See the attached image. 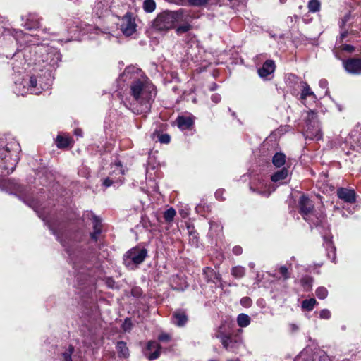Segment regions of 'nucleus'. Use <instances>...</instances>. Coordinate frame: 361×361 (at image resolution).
I'll list each match as a JSON object with an SVG mask.
<instances>
[{
    "instance_id": "603ef678",
    "label": "nucleus",
    "mask_w": 361,
    "mask_h": 361,
    "mask_svg": "<svg viewBox=\"0 0 361 361\" xmlns=\"http://www.w3.org/2000/svg\"><path fill=\"white\" fill-rule=\"evenodd\" d=\"M289 269H291L290 267H287L286 266H283L281 267V270L280 271H288Z\"/></svg>"
},
{
    "instance_id": "6e6552de",
    "label": "nucleus",
    "mask_w": 361,
    "mask_h": 361,
    "mask_svg": "<svg viewBox=\"0 0 361 361\" xmlns=\"http://www.w3.org/2000/svg\"><path fill=\"white\" fill-rule=\"evenodd\" d=\"M137 25L131 14L126 13L121 20V30L126 36H130L136 32Z\"/></svg>"
},
{
    "instance_id": "72a5a7b5",
    "label": "nucleus",
    "mask_w": 361,
    "mask_h": 361,
    "mask_svg": "<svg viewBox=\"0 0 361 361\" xmlns=\"http://www.w3.org/2000/svg\"><path fill=\"white\" fill-rule=\"evenodd\" d=\"M132 328V323L130 319H126L122 324V329L124 331H129Z\"/></svg>"
},
{
    "instance_id": "864d4df0",
    "label": "nucleus",
    "mask_w": 361,
    "mask_h": 361,
    "mask_svg": "<svg viewBox=\"0 0 361 361\" xmlns=\"http://www.w3.org/2000/svg\"><path fill=\"white\" fill-rule=\"evenodd\" d=\"M230 2L233 3L234 5H235L237 3L240 1V0H228Z\"/></svg>"
},
{
    "instance_id": "4d7b16f0",
    "label": "nucleus",
    "mask_w": 361,
    "mask_h": 361,
    "mask_svg": "<svg viewBox=\"0 0 361 361\" xmlns=\"http://www.w3.org/2000/svg\"><path fill=\"white\" fill-rule=\"evenodd\" d=\"M209 273H210V274H216V272H206V271H204L203 274L205 275V276H207V274H209Z\"/></svg>"
},
{
    "instance_id": "f03ea898",
    "label": "nucleus",
    "mask_w": 361,
    "mask_h": 361,
    "mask_svg": "<svg viewBox=\"0 0 361 361\" xmlns=\"http://www.w3.org/2000/svg\"><path fill=\"white\" fill-rule=\"evenodd\" d=\"M19 151L20 145L16 141L7 142L5 139H0V168L7 173L13 171Z\"/></svg>"
},
{
    "instance_id": "ea45409f",
    "label": "nucleus",
    "mask_w": 361,
    "mask_h": 361,
    "mask_svg": "<svg viewBox=\"0 0 361 361\" xmlns=\"http://www.w3.org/2000/svg\"><path fill=\"white\" fill-rule=\"evenodd\" d=\"M106 286L109 288H115V281L111 278H107L105 281Z\"/></svg>"
},
{
    "instance_id": "4c0bfd02",
    "label": "nucleus",
    "mask_w": 361,
    "mask_h": 361,
    "mask_svg": "<svg viewBox=\"0 0 361 361\" xmlns=\"http://www.w3.org/2000/svg\"><path fill=\"white\" fill-rule=\"evenodd\" d=\"M170 136L168 134H162L159 136V141L161 143L167 144L170 142Z\"/></svg>"
},
{
    "instance_id": "e2e57ef3",
    "label": "nucleus",
    "mask_w": 361,
    "mask_h": 361,
    "mask_svg": "<svg viewBox=\"0 0 361 361\" xmlns=\"http://www.w3.org/2000/svg\"><path fill=\"white\" fill-rule=\"evenodd\" d=\"M235 361H240V360H235Z\"/></svg>"
},
{
    "instance_id": "0eeeda50",
    "label": "nucleus",
    "mask_w": 361,
    "mask_h": 361,
    "mask_svg": "<svg viewBox=\"0 0 361 361\" xmlns=\"http://www.w3.org/2000/svg\"><path fill=\"white\" fill-rule=\"evenodd\" d=\"M147 256L145 248L134 247L128 250L124 255V264L128 269H134L137 265L142 263Z\"/></svg>"
},
{
    "instance_id": "e433bc0d",
    "label": "nucleus",
    "mask_w": 361,
    "mask_h": 361,
    "mask_svg": "<svg viewBox=\"0 0 361 361\" xmlns=\"http://www.w3.org/2000/svg\"><path fill=\"white\" fill-rule=\"evenodd\" d=\"M192 6H202L207 3L208 0H188Z\"/></svg>"
},
{
    "instance_id": "393cba45",
    "label": "nucleus",
    "mask_w": 361,
    "mask_h": 361,
    "mask_svg": "<svg viewBox=\"0 0 361 361\" xmlns=\"http://www.w3.org/2000/svg\"><path fill=\"white\" fill-rule=\"evenodd\" d=\"M264 187L266 188L267 186L264 185L263 183H260L259 186L257 188H253V186L251 185L250 189L262 196L268 197L271 194V191L269 190V188L267 190L263 189L262 188Z\"/></svg>"
},
{
    "instance_id": "f257e3e1",
    "label": "nucleus",
    "mask_w": 361,
    "mask_h": 361,
    "mask_svg": "<svg viewBox=\"0 0 361 361\" xmlns=\"http://www.w3.org/2000/svg\"><path fill=\"white\" fill-rule=\"evenodd\" d=\"M123 75L126 78L133 79L130 85V94L134 99L140 104L141 107L139 111L141 114L148 112L150 109V101L156 95L154 86L136 67L126 68Z\"/></svg>"
},
{
    "instance_id": "39448f33",
    "label": "nucleus",
    "mask_w": 361,
    "mask_h": 361,
    "mask_svg": "<svg viewBox=\"0 0 361 361\" xmlns=\"http://www.w3.org/2000/svg\"><path fill=\"white\" fill-rule=\"evenodd\" d=\"M216 337L220 339L224 348L228 352L237 354L243 346V338L238 334H226L220 332Z\"/></svg>"
},
{
    "instance_id": "aec40b11",
    "label": "nucleus",
    "mask_w": 361,
    "mask_h": 361,
    "mask_svg": "<svg viewBox=\"0 0 361 361\" xmlns=\"http://www.w3.org/2000/svg\"><path fill=\"white\" fill-rule=\"evenodd\" d=\"M302 92H301V99L304 101L307 97H312L314 99H316V97L314 92L311 90L310 86L307 84V82H302Z\"/></svg>"
},
{
    "instance_id": "7c9ffc66",
    "label": "nucleus",
    "mask_w": 361,
    "mask_h": 361,
    "mask_svg": "<svg viewBox=\"0 0 361 361\" xmlns=\"http://www.w3.org/2000/svg\"><path fill=\"white\" fill-rule=\"evenodd\" d=\"M328 290L324 287H319L316 290V295L319 299L323 300L327 297Z\"/></svg>"
},
{
    "instance_id": "20e7f679",
    "label": "nucleus",
    "mask_w": 361,
    "mask_h": 361,
    "mask_svg": "<svg viewBox=\"0 0 361 361\" xmlns=\"http://www.w3.org/2000/svg\"><path fill=\"white\" fill-rule=\"evenodd\" d=\"M30 52L33 53V58L29 59L30 63L36 65L46 63L54 66L60 59V55L55 49L44 45L32 47Z\"/></svg>"
},
{
    "instance_id": "3c124183",
    "label": "nucleus",
    "mask_w": 361,
    "mask_h": 361,
    "mask_svg": "<svg viewBox=\"0 0 361 361\" xmlns=\"http://www.w3.org/2000/svg\"><path fill=\"white\" fill-rule=\"evenodd\" d=\"M290 327H291V329H292L293 331H297V330L298 329V326H297L296 324H292L290 325Z\"/></svg>"
},
{
    "instance_id": "6e6d98bb",
    "label": "nucleus",
    "mask_w": 361,
    "mask_h": 361,
    "mask_svg": "<svg viewBox=\"0 0 361 361\" xmlns=\"http://www.w3.org/2000/svg\"><path fill=\"white\" fill-rule=\"evenodd\" d=\"M242 272H235V276H242V274H241Z\"/></svg>"
},
{
    "instance_id": "5701e85b",
    "label": "nucleus",
    "mask_w": 361,
    "mask_h": 361,
    "mask_svg": "<svg viewBox=\"0 0 361 361\" xmlns=\"http://www.w3.org/2000/svg\"><path fill=\"white\" fill-rule=\"evenodd\" d=\"M237 323L240 327H246L250 324V317L246 314L241 313L237 317Z\"/></svg>"
},
{
    "instance_id": "c03bdc74",
    "label": "nucleus",
    "mask_w": 361,
    "mask_h": 361,
    "mask_svg": "<svg viewBox=\"0 0 361 361\" xmlns=\"http://www.w3.org/2000/svg\"><path fill=\"white\" fill-rule=\"evenodd\" d=\"M214 227H216V228H218L219 231H221L222 230V227L221 226L217 225V224H216V223L210 222L211 230H212Z\"/></svg>"
},
{
    "instance_id": "f704fd0d",
    "label": "nucleus",
    "mask_w": 361,
    "mask_h": 361,
    "mask_svg": "<svg viewBox=\"0 0 361 361\" xmlns=\"http://www.w3.org/2000/svg\"><path fill=\"white\" fill-rule=\"evenodd\" d=\"M190 29V25L188 24H185L183 25L179 26L176 29V32L178 34H182L188 32Z\"/></svg>"
},
{
    "instance_id": "2f4dec72",
    "label": "nucleus",
    "mask_w": 361,
    "mask_h": 361,
    "mask_svg": "<svg viewBox=\"0 0 361 361\" xmlns=\"http://www.w3.org/2000/svg\"><path fill=\"white\" fill-rule=\"evenodd\" d=\"M312 279L310 277H304L301 279V284L305 290H309L312 287Z\"/></svg>"
},
{
    "instance_id": "bf43d9fd",
    "label": "nucleus",
    "mask_w": 361,
    "mask_h": 361,
    "mask_svg": "<svg viewBox=\"0 0 361 361\" xmlns=\"http://www.w3.org/2000/svg\"><path fill=\"white\" fill-rule=\"evenodd\" d=\"M19 93H20V94H21L22 95H23V94H24V93H25V91L20 92V91H19Z\"/></svg>"
},
{
    "instance_id": "9b49d317",
    "label": "nucleus",
    "mask_w": 361,
    "mask_h": 361,
    "mask_svg": "<svg viewBox=\"0 0 361 361\" xmlns=\"http://www.w3.org/2000/svg\"><path fill=\"white\" fill-rule=\"evenodd\" d=\"M160 345L156 341H149L144 351L145 355L149 360L157 359L160 355Z\"/></svg>"
},
{
    "instance_id": "c9c22d12",
    "label": "nucleus",
    "mask_w": 361,
    "mask_h": 361,
    "mask_svg": "<svg viewBox=\"0 0 361 361\" xmlns=\"http://www.w3.org/2000/svg\"><path fill=\"white\" fill-rule=\"evenodd\" d=\"M319 317L321 319H328L331 317V312L327 309H323L319 312Z\"/></svg>"
},
{
    "instance_id": "49530a36",
    "label": "nucleus",
    "mask_w": 361,
    "mask_h": 361,
    "mask_svg": "<svg viewBox=\"0 0 361 361\" xmlns=\"http://www.w3.org/2000/svg\"><path fill=\"white\" fill-rule=\"evenodd\" d=\"M319 85L321 87L325 89L327 86V82L325 80H322L319 81Z\"/></svg>"
},
{
    "instance_id": "a211bd4d",
    "label": "nucleus",
    "mask_w": 361,
    "mask_h": 361,
    "mask_svg": "<svg viewBox=\"0 0 361 361\" xmlns=\"http://www.w3.org/2000/svg\"><path fill=\"white\" fill-rule=\"evenodd\" d=\"M56 142L59 148H65L68 147L71 144L72 139L66 135H58L56 137Z\"/></svg>"
},
{
    "instance_id": "de8ad7c7",
    "label": "nucleus",
    "mask_w": 361,
    "mask_h": 361,
    "mask_svg": "<svg viewBox=\"0 0 361 361\" xmlns=\"http://www.w3.org/2000/svg\"><path fill=\"white\" fill-rule=\"evenodd\" d=\"M74 133L76 136H79V137H81L82 135V132L81 129H75Z\"/></svg>"
},
{
    "instance_id": "bb28decb",
    "label": "nucleus",
    "mask_w": 361,
    "mask_h": 361,
    "mask_svg": "<svg viewBox=\"0 0 361 361\" xmlns=\"http://www.w3.org/2000/svg\"><path fill=\"white\" fill-rule=\"evenodd\" d=\"M37 86V80L35 77H30L29 81V87H27L28 91L31 94H38L40 93V91L36 87Z\"/></svg>"
},
{
    "instance_id": "13d9d810",
    "label": "nucleus",
    "mask_w": 361,
    "mask_h": 361,
    "mask_svg": "<svg viewBox=\"0 0 361 361\" xmlns=\"http://www.w3.org/2000/svg\"><path fill=\"white\" fill-rule=\"evenodd\" d=\"M254 268V264H250V269H253Z\"/></svg>"
},
{
    "instance_id": "5fc2aeb1",
    "label": "nucleus",
    "mask_w": 361,
    "mask_h": 361,
    "mask_svg": "<svg viewBox=\"0 0 361 361\" xmlns=\"http://www.w3.org/2000/svg\"><path fill=\"white\" fill-rule=\"evenodd\" d=\"M347 36V33L346 32H343L341 35V39H344L345 37Z\"/></svg>"
},
{
    "instance_id": "79ce46f5",
    "label": "nucleus",
    "mask_w": 361,
    "mask_h": 361,
    "mask_svg": "<svg viewBox=\"0 0 361 361\" xmlns=\"http://www.w3.org/2000/svg\"><path fill=\"white\" fill-rule=\"evenodd\" d=\"M342 49L343 50H345L346 51H348V52H352L354 51V47L351 45H349V44H345L342 47Z\"/></svg>"
},
{
    "instance_id": "473e14b6",
    "label": "nucleus",
    "mask_w": 361,
    "mask_h": 361,
    "mask_svg": "<svg viewBox=\"0 0 361 361\" xmlns=\"http://www.w3.org/2000/svg\"><path fill=\"white\" fill-rule=\"evenodd\" d=\"M73 352V348L70 346L68 351L63 353L64 361H72L71 354Z\"/></svg>"
},
{
    "instance_id": "8fccbe9b",
    "label": "nucleus",
    "mask_w": 361,
    "mask_h": 361,
    "mask_svg": "<svg viewBox=\"0 0 361 361\" xmlns=\"http://www.w3.org/2000/svg\"><path fill=\"white\" fill-rule=\"evenodd\" d=\"M222 193H223V190H217L215 193L216 198L221 199V196L222 195Z\"/></svg>"
},
{
    "instance_id": "7ed1b4c3",
    "label": "nucleus",
    "mask_w": 361,
    "mask_h": 361,
    "mask_svg": "<svg viewBox=\"0 0 361 361\" xmlns=\"http://www.w3.org/2000/svg\"><path fill=\"white\" fill-rule=\"evenodd\" d=\"M186 15L182 10L176 11H165L157 15L154 20V27L159 31H167L174 27L176 23L184 21Z\"/></svg>"
},
{
    "instance_id": "37998d69",
    "label": "nucleus",
    "mask_w": 361,
    "mask_h": 361,
    "mask_svg": "<svg viewBox=\"0 0 361 361\" xmlns=\"http://www.w3.org/2000/svg\"><path fill=\"white\" fill-rule=\"evenodd\" d=\"M233 253L235 255H240L242 253L243 250H242L241 247L235 246V247H233Z\"/></svg>"
},
{
    "instance_id": "cd10ccee",
    "label": "nucleus",
    "mask_w": 361,
    "mask_h": 361,
    "mask_svg": "<svg viewBox=\"0 0 361 361\" xmlns=\"http://www.w3.org/2000/svg\"><path fill=\"white\" fill-rule=\"evenodd\" d=\"M316 304L317 300L314 298L305 300L302 302V308L307 311H311Z\"/></svg>"
},
{
    "instance_id": "4468645a",
    "label": "nucleus",
    "mask_w": 361,
    "mask_h": 361,
    "mask_svg": "<svg viewBox=\"0 0 361 361\" xmlns=\"http://www.w3.org/2000/svg\"><path fill=\"white\" fill-rule=\"evenodd\" d=\"M276 66L273 60H267L262 68L258 70V74L261 78H266L275 71Z\"/></svg>"
},
{
    "instance_id": "f3484780",
    "label": "nucleus",
    "mask_w": 361,
    "mask_h": 361,
    "mask_svg": "<svg viewBox=\"0 0 361 361\" xmlns=\"http://www.w3.org/2000/svg\"><path fill=\"white\" fill-rule=\"evenodd\" d=\"M324 245L327 250V256L332 262L336 259V247L329 238H324Z\"/></svg>"
},
{
    "instance_id": "6ab92c4d",
    "label": "nucleus",
    "mask_w": 361,
    "mask_h": 361,
    "mask_svg": "<svg viewBox=\"0 0 361 361\" xmlns=\"http://www.w3.org/2000/svg\"><path fill=\"white\" fill-rule=\"evenodd\" d=\"M288 175V171L286 168H283L281 170L274 173L271 176V180L273 182H279L287 178Z\"/></svg>"
},
{
    "instance_id": "1a4fd4ad",
    "label": "nucleus",
    "mask_w": 361,
    "mask_h": 361,
    "mask_svg": "<svg viewBox=\"0 0 361 361\" xmlns=\"http://www.w3.org/2000/svg\"><path fill=\"white\" fill-rule=\"evenodd\" d=\"M114 169H113V171L110 174V176L106 178L103 182V185L105 187H109L110 185H112L113 183L123 181L124 170L121 164L116 163L114 166Z\"/></svg>"
},
{
    "instance_id": "412c9836",
    "label": "nucleus",
    "mask_w": 361,
    "mask_h": 361,
    "mask_svg": "<svg viewBox=\"0 0 361 361\" xmlns=\"http://www.w3.org/2000/svg\"><path fill=\"white\" fill-rule=\"evenodd\" d=\"M286 155L281 152L276 153L273 157L272 163L276 167H281L286 163Z\"/></svg>"
},
{
    "instance_id": "9d476101",
    "label": "nucleus",
    "mask_w": 361,
    "mask_h": 361,
    "mask_svg": "<svg viewBox=\"0 0 361 361\" xmlns=\"http://www.w3.org/2000/svg\"><path fill=\"white\" fill-rule=\"evenodd\" d=\"M299 205L300 209V212L303 215L304 219L306 221H308V217L310 215L312 214L314 205L312 201L306 196H301Z\"/></svg>"
},
{
    "instance_id": "f8f14e48",
    "label": "nucleus",
    "mask_w": 361,
    "mask_h": 361,
    "mask_svg": "<svg viewBox=\"0 0 361 361\" xmlns=\"http://www.w3.org/2000/svg\"><path fill=\"white\" fill-rule=\"evenodd\" d=\"M343 67L345 71L351 74H361V59H350L343 61Z\"/></svg>"
},
{
    "instance_id": "2eb2a0df",
    "label": "nucleus",
    "mask_w": 361,
    "mask_h": 361,
    "mask_svg": "<svg viewBox=\"0 0 361 361\" xmlns=\"http://www.w3.org/2000/svg\"><path fill=\"white\" fill-rule=\"evenodd\" d=\"M188 321L187 315L183 312H175L173 314V323L178 326H184Z\"/></svg>"
},
{
    "instance_id": "58836bf2",
    "label": "nucleus",
    "mask_w": 361,
    "mask_h": 361,
    "mask_svg": "<svg viewBox=\"0 0 361 361\" xmlns=\"http://www.w3.org/2000/svg\"><path fill=\"white\" fill-rule=\"evenodd\" d=\"M159 340L163 342H168L170 341V336L167 334H161L159 336Z\"/></svg>"
},
{
    "instance_id": "a18cd8bd",
    "label": "nucleus",
    "mask_w": 361,
    "mask_h": 361,
    "mask_svg": "<svg viewBox=\"0 0 361 361\" xmlns=\"http://www.w3.org/2000/svg\"><path fill=\"white\" fill-rule=\"evenodd\" d=\"M212 100L215 103H218L221 100V97L219 94H213Z\"/></svg>"
},
{
    "instance_id": "ddd939ff",
    "label": "nucleus",
    "mask_w": 361,
    "mask_h": 361,
    "mask_svg": "<svg viewBox=\"0 0 361 361\" xmlns=\"http://www.w3.org/2000/svg\"><path fill=\"white\" fill-rule=\"evenodd\" d=\"M337 195L339 199L348 203H354L356 201V194L354 190L339 188L337 190Z\"/></svg>"
},
{
    "instance_id": "052dcab7",
    "label": "nucleus",
    "mask_w": 361,
    "mask_h": 361,
    "mask_svg": "<svg viewBox=\"0 0 361 361\" xmlns=\"http://www.w3.org/2000/svg\"><path fill=\"white\" fill-rule=\"evenodd\" d=\"M228 361H235V360H228Z\"/></svg>"
},
{
    "instance_id": "423d86ee",
    "label": "nucleus",
    "mask_w": 361,
    "mask_h": 361,
    "mask_svg": "<svg viewBox=\"0 0 361 361\" xmlns=\"http://www.w3.org/2000/svg\"><path fill=\"white\" fill-rule=\"evenodd\" d=\"M306 122V137L311 140H321L322 138V133L314 111H309L307 112Z\"/></svg>"
},
{
    "instance_id": "c756f323",
    "label": "nucleus",
    "mask_w": 361,
    "mask_h": 361,
    "mask_svg": "<svg viewBox=\"0 0 361 361\" xmlns=\"http://www.w3.org/2000/svg\"><path fill=\"white\" fill-rule=\"evenodd\" d=\"M307 6L310 12H317L320 9V2L318 0H310Z\"/></svg>"
},
{
    "instance_id": "4be33fe9",
    "label": "nucleus",
    "mask_w": 361,
    "mask_h": 361,
    "mask_svg": "<svg viewBox=\"0 0 361 361\" xmlns=\"http://www.w3.org/2000/svg\"><path fill=\"white\" fill-rule=\"evenodd\" d=\"M116 349L118 350V353L120 355V357H127L129 355V351L128 348L127 347V345L123 341H119L117 343L116 345Z\"/></svg>"
},
{
    "instance_id": "a878e982",
    "label": "nucleus",
    "mask_w": 361,
    "mask_h": 361,
    "mask_svg": "<svg viewBox=\"0 0 361 361\" xmlns=\"http://www.w3.org/2000/svg\"><path fill=\"white\" fill-rule=\"evenodd\" d=\"M176 215V210L171 207L166 209L164 212V218L167 223H171L173 221L175 216Z\"/></svg>"
},
{
    "instance_id": "680f3d73",
    "label": "nucleus",
    "mask_w": 361,
    "mask_h": 361,
    "mask_svg": "<svg viewBox=\"0 0 361 361\" xmlns=\"http://www.w3.org/2000/svg\"><path fill=\"white\" fill-rule=\"evenodd\" d=\"M360 145H361V141H360Z\"/></svg>"
},
{
    "instance_id": "a19ab883",
    "label": "nucleus",
    "mask_w": 361,
    "mask_h": 361,
    "mask_svg": "<svg viewBox=\"0 0 361 361\" xmlns=\"http://www.w3.org/2000/svg\"><path fill=\"white\" fill-rule=\"evenodd\" d=\"M240 302L244 306H250L251 303V300L247 297H245L241 299Z\"/></svg>"
},
{
    "instance_id": "09e8293b",
    "label": "nucleus",
    "mask_w": 361,
    "mask_h": 361,
    "mask_svg": "<svg viewBox=\"0 0 361 361\" xmlns=\"http://www.w3.org/2000/svg\"><path fill=\"white\" fill-rule=\"evenodd\" d=\"M329 357L326 355H321L319 357V361H329Z\"/></svg>"
},
{
    "instance_id": "dca6fc26",
    "label": "nucleus",
    "mask_w": 361,
    "mask_h": 361,
    "mask_svg": "<svg viewBox=\"0 0 361 361\" xmlns=\"http://www.w3.org/2000/svg\"><path fill=\"white\" fill-rule=\"evenodd\" d=\"M176 121L178 128L182 130L189 129L193 124V121L190 117L179 116Z\"/></svg>"
},
{
    "instance_id": "c85d7f7f",
    "label": "nucleus",
    "mask_w": 361,
    "mask_h": 361,
    "mask_svg": "<svg viewBox=\"0 0 361 361\" xmlns=\"http://www.w3.org/2000/svg\"><path fill=\"white\" fill-rule=\"evenodd\" d=\"M156 4L154 0H145L143 3V8L147 13H151L155 10Z\"/></svg>"
},
{
    "instance_id": "b1692460",
    "label": "nucleus",
    "mask_w": 361,
    "mask_h": 361,
    "mask_svg": "<svg viewBox=\"0 0 361 361\" xmlns=\"http://www.w3.org/2000/svg\"><path fill=\"white\" fill-rule=\"evenodd\" d=\"M93 227H94V232L92 234V237L94 239H97V235L100 234L101 233V222L98 217L94 216H93Z\"/></svg>"
}]
</instances>
